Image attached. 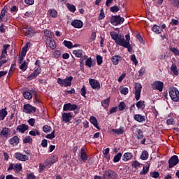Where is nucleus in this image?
<instances>
[{
    "instance_id": "f257e3e1",
    "label": "nucleus",
    "mask_w": 179,
    "mask_h": 179,
    "mask_svg": "<svg viewBox=\"0 0 179 179\" xmlns=\"http://www.w3.org/2000/svg\"><path fill=\"white\" fill-rule=\"evenodd\" d=\"M110 36H111V38L114 40L115 43L118 44V45H120L121 47H127L124 36L118 35L115 31H111L110 33Z\"/></svg>"
},
{
    "instance_id": "f03ea898",
    "label": "nucleus",
    "mask_w": 179,
    "mask_h": 179,
    "mask_svg": "<svg viewBox=\"0 0 179 179\" xmlns=\"http://www.w3.org/2000/svg\"><path fill=\"white\" fill-rule=\"evenodd\" d=\"M169 96L173 101H179V91L178 89L171 87L169 89Z\"/></svg>"
},
{
    "instance_id": "7ed1b4c3",
    "label": "nucleus",
    "mask_w": 179,
    "mask_h": 179,
    "mask_svg": "<svg viewBox=\"0 0 179 179\" xmlns=\"http://www.w3.org/2000/svg\"><path fill=\"white\" fill-rule=\"evenodd\" d=\"M72 80H73V77L69 76L65 79L57 78V83L60 86H64V87H68L72 85Z\"/></svg>"
},
{
    "instance_id": "20e7f679",
    "label": "nucleus",
    "mask_w": 179,
    "mask_h": 179,
    "mask_svg": "<svg viewBox=\"0 0 179 179\" xmlns=\"http://www.w3.org/2000/svg\"><path fill=\"white\" fill-rule=\"evenodd\" d=\"M125 19L122 17L121 15H113L110 18V23L113 26H118V24H122L124 23Z\"/></svg>"
},
{
    "instance_id": "39448f33",
    "label": "nucleus",
    "mask_w": 179,
    "mask_h": 179,
    "mask_svg": "<svg viewBox=\"0 0 179 179\" xmlns=\"http://www.w3.org/2000/svg\"><path fill=\"white\" fill-rule=\"evenodd\" d=\"M58 162V155H54L49 157L45 161V164L48 169H50L54 164V163H57Z\"/></svg>"
},
{
    "instance_id": "423d86ee",
    "label": "nucleus",
    "mask_w": 179,
    "mask_h": 179,
    "mask_svg": "<svg viewBox=\"0 0 179 179\" xmlns=\"http://www.w3.org/2000/svg\"><path fill=\"white\" fill-rule=\"evenodd\" d=\"M118 177V175H117V173L113 170H107L103 173V178H108V179H117Z\"/></svg>"
},
{
    "instance_id": "0eeeda50",
    "label": "nucleus",
    "mask_w": 179,
    "mask_h": 179,
    "mask_svg": "<svg viewBox=\"0 0 179 179\" xmlns=\"http://www.w3.org/2000/svg\"><path fill=\"white\" fill-rule=\"evenodd\" d=\"M153 90H159L163 92V87H164V83L162 81H155L151 84Z\"/></svg>"
},
{
    "instance_id": "6e6552de",
    "label": "nucleus",
    "mask_w": 179,
    "mask_h": 179,
    "mask_svg": "<svg viewBox=\"0 0 179 179\" xmlns=\"http://www.w3.org/2000/svg\"><path fill=\"white\" fill-rule=\"evenodd\" d=\"M142 92V85L137 83L135 85V99L138 101L141 99V92Z\"/></svg>"
},
{
    "instance_id": "1a4fd4ad",
    "label": "nucleus",
    "mask_w": 179,
    "mask_h": 179,
    "mask_svg": "<svg viewBox=\"0 0 179 179\" xmlns=\"http://www.w3.org/2000/svg\"><path fill=\"white\" fill-rule=\"evenodd\" d=\"M23 111L27 114H31V113H36V107L27 103L24 105Z\"/></svg>"
},
{
    "instance_id": "9d476101",
    "label": "nucleus",
    "mask_w": 179,
    "mask_h": 179,
    "mask_svg": "<svg viewBox=\"0 0 179 179\" xmlns=\"http://www.w3.org/2000/svg\"><path fill=\"white\" fill-rule=\"evenodd\" d=\"M178 162V157L177 155L172 156L169 160V168L171 169L174 167V166H177Z\"/></svg>"
},
{
    "instance_id": "9b49d317",
    "label": "nucleus",
    "mask_w": 179,
    "mask_h": 179,
    "mask_svg": "<svg viewBox=\"0 0 179 179\" xmlns=\"http://www.w3.org/2000/svg\"><path fill=\"white\" fill-rule=\"evenodd\" d=\"M131 130L135 131L134 135L137 139H142L143 138V132L141 129H138L136 126H133Z\"/></svg>"
},
{
    "instance_id": "f8f14e48",
    "label": "nucleus",
    "mask_w": 179,
    "mask_h": 179,
    "mask_svg": "<svg viewBox=\"0 0 179 179\" xmlns=\"http://www.w3.org/2000/svg\"><path fill=\"white\" fill-rule=\"evenodd\" d=\"M77 108L78 106L76 104H71V103L64 104L63 107L64 111H74Z\"/></svg>"
},
{
    "instance_id": "ddd939ff",
    "label": "nucleus",
    "mask_w": 179,
    "mask_h": 179,
    "mask_svg": "<svg viewBox=\"0 0 179 179\" xmlns=\"http://www.w3.org/2000/svg\"><path fill=\"white\" fill-rule=\"evenodd\" d=\"M45 43L51 50H55V48H57V44L55 43L54 39H52L51 37H48Z\"/></svg>"
},
{
    "instance_id": "4468645a",
    "label": "nucleus",
    "mask_w": 179,
    "mask_h": 179,
    "mask_svg": "<svg viewBox=\"0 0 179 179\" xmlns=\"http://www.w3.org/2000/svg\"><path fill=\"white\" fill-rule=\"evenodd\" d=\"M17 131L20 134H24L27 129H29V125L26 124H22L21 125H18L16 128Z\"/></svg>"
},
{
    "instance_id": "2eb2a0df",
    "label": "nucleus",
    "mask_w": 179,
    "mask_h": 179,
    "mask_svg": "<svg viewBox=\"0 0 179 179\" xmlns=\"http://www.w3.org/2000/svg\"><path fill=\"white\" fill-rule=\"evenodd\" d=\"M15 159H17V160H21V162H26L27 160H29V157L26 155H22L19 152H16L15 154Z\"/></svg>"
},
{
    "instance_id": "dca6fc26",
    "label": "nucleus",
    "mask_w": 179,
    "mask_h": 179,
    "mask_svg": "<svg viewBox=\"0 0 179 179\" xmlns=\"http://www.w3.org/2000/svg\"><path fill=\"white\" fill-rule=\"evenodd\" d=\"M71 26L76 29H82V27H83V22L79 20H74L71 22Z\"/></svg>"
},
{
    "instance_id": "f3484780",
    "label": "nucleus",
    "mask_w": 179,
    "mask_h": 179,
    "mask_svg": "<svg viewBox=\"0 0 179 179\" xmlns=\"http://www.w3.org/2000/svg\"><path fill=\"white\" fill-rule=\"evenodd\" d=\"M90 85L92 89H100V83L97 80L90 79Z\"/></svg>"
},
{
    "instance_id": "a211bd4d",
    "label": "nucleus",
    "mask_w": 179,
    "mask_h": 179,
    "mask_svg": "<svg viewBox=\"0 0 179 179\" xmlns=\"http://www.w3.org/2000/svg\"><path fill=\"white\" fill-rule=\"evenodd\" d=\"M10 132V129L8 127H4L1 129L0 132V136L3 138H9V133Z\"/></svg>"
},
{
    "instance_id": "6ab92c4d",
    "label": "nucleus",
    "mask_w": 179,
    "mask_h": 179,
    "mask_svg": "<svg viewBox=\"0 0 179 179\" xmlns=\"http://www.w3.org/2000/svg\"><path fill=\"white\" fill-rule=\"evenodd\" d=\"M72 120V113H64L62 114V121L64 122H69Z\"/></svg>"
},
{
    "instance_id": "aec40b11",
    "label": "nucleus",
    "mask_w": 179,
    "mask_h": 179,
    "mask_svg": "<svg viewBox=\"0 0 179 179\" xmlns=\"http://www.w3.org/2000/svg\"><path fill=\"white\" fill-rule=\"evenodd\" d=\"M111 61L113 65H118V64L122 61V57L120 55H115L111 57Z\"/></svg>"
},
{
    "instance_id": "412c9836",
    "label": "nucleus",
    "mask_w": 179,
    "mask_h": 179,
    "mask_svg": "<svg viewBox=\"0 0 179 179\" xmlns=\"http://www.w3.org/2000/svg\"><path fill=\"white\" fill-rule=\"evenodd\" d=\"M81 160H83V162H86L87 160V159H89V157L87 156V154L86 153V150H85L84 148H83L80 150V156Z\"/></svg>"
},
{
    "instance_id": "4be33fe9",
    "label": "nucleus",
    "mask_w": 179,
    "mask_h": 179,
    "mask_svg": "<svg viewBox=\"0 0 179 179\" xmlns=\"http://www.w3.org/2000/svg\"><path fill=\"white\" fill-rule=\"evenodd\" d=\"M9 143L12 146H16L19 144V137L17 136H14L9 140Z\"/></svg>"
},
{
    "instance_id": "5701e85b",
    "label": "nucleus",
    "mask_w": 179,
    "mask_h": 179,
    "mask_svg": "<svg viewBox=\"0 0 179 179\" xmlns=\"http://www.w3.org/2000/svg\"><path fill=\"white\" fill-rule=\"evenodd\" d=\"M23 31L25 33L24 35L27 37H33V36H34V33H33V29L31 28H24Z\"/></svg>"
},
{
    "instance_id": "b1692460",
    "label": "nucleus",
    "mask_w": 179,
    "mask_h": 179,
    "mask_svg": "<svg viewBox=\"0 0 179 179\" xmlns=\"http://www.w3.org/2000/svg\"><path fill=\"white\" fill-rule=\"evenodd\" d=\"M7 115L8 111H6V108L0 110V121H3Z\"/></svg>"
},
{
    "instance_id": "393cba45",
    "label": "nucleus",
    "mask_w": 179,
    "mask_h": 179,
    "mask_svg": "<svg viewBox=\"0 0 179 179\" xmlns=\"http://www.w3.org/2000/svg\"><path fill=\"white\" fill-rule=\"evenodd\" d=\"M90 122L91 124L95 127L97 129H100V127H99V123L97 122V119L94 116H92L90 119Z\"/></svg>"
},
{
    "instance_id": "a878e982",
    "label": "nucleus",
    "mask_w": 179,
    "mask_h": 179,
    "mask_svg": "<svg viewBox=\"0 0 179 179\" xmlns=\"http://www.w3.org/2000/svg\"><path fill=\"white\" fill-rule=\"evenodd\" d=\"M134 157V155L131 152H126L123 155L124 162H128V160H131Z\"/></svg>"
},
{
    "instance_id": "bb28decb",
    "label": "nucleus",
    "mask_w": 179,
    "mask_h": 179,
    "mask_svg": "<svg viewBox=\"0 0 179 179\" xmlns=\"http://www.w3.org/2000/svg\"><path fill=\"white\" fill-rule=\"evenodd\" d=\"M73 54L77 57V58H82L83 57V50H73Z\"/></svg>"
},
{
    "instance_id": "cd10ccee",
    "label": "nucleus",
    "mask_w": 179,
    "mask_h": 179,
    "mask_svg": "<svg viewBox=\"0 0 179 179\" xmlns=\"http://www.w3.org/2000/svg\"><path fill=\"white\" fill-rule=\"evenodd\" d=\"M48 13L50 15V17H57V16H58V12H57V10H55V9H49L48 10Z\"/></svg>"
},
{
    "instance_id": "c85d7f7f",
    "label": "nucleus",
    "mask_w": 179,
    "mask_h": 179,
    "mask_svg": "<svg viewBox=\"0 0 179 179\" xmlns=\"http://www.w3.org/2000/svg\"><path fill=\"white\" fill-rule=\"evenodd\" d=\"M171 72H173V75L178 76L179 72H178V69H177V64H173L171 66Z\"/></svg>"
},
{
    "instance_id": "c756f323",
    "label": "nucleus",
    "mask_w": 179,
    "mask_h": 179,
    "mask_svg": "<svg viewBox=\"0 0 179 179\" xmlns=\"http://www.w3.org/2000/svg\"><path fill=\"white\" fill-rule=\"evenodd\" d=\"M139 110H145V101H139L136 104Z\"/></svg>"
},
{
    "instance_id": "7c9ffc66",
    "label": "nucleus",
    "mask_w": 179,
    "mask_h": 179,
    "mask_svg": "<svg viewBox=\"0 0 179 179\" xmlns=\"http://www.w3.org/2000/svg\"><path fill=\"white\" fill-rule=\"evenodd\" d=\"M134 120L138 122H143L145 121V116L138 114L134 116Z\"/></svg>"
},
{
    "instance_id": "2f4dec72",
    "label": "nucleus",
    "mask_w": 179,
    "mask_h": 179,
    "mask_svg": "<svg viewBox=\"0 0 179 179\" xmlns=\"http://www.w3.org/2000/svg\"><path fill=\"white\" fill-rule=\"evenodd\" d=\"M30 45H31L30 42L26 43L25 46H24L22 49V55H26V52H27V48H29V46Z\"/></svg>"
},
{
    "instance_id": "473e14b6",
    "label": "nucleus",
    "mask_w": 179,
    "mask_h": 179,
    "mask_svg": "<svg viewBox=\"0 0 179 179\" xmlns=\"http://www.w3.org/2000/svg\"><path fill=\"white\" fill-rule=\"evenodd\" d=\"M23 96L27 100H31V99H33V94H31V92H23Z\"/></svg>"
},
{
    "instance_id": "72a5a7b5",
    "label": "nucleus",
    "mask_w": 179,
    "mask_h": 179,
    "mask_svg": "<svg viewBox=\"0 0 179 179\" xmlns=\"http://www.w3.org/2000/svg\"><path fill=\"white\" fill-rule=\"evenodd\" d=\"M140 157L141 160H148V158L149 157V153L148 152V151L144 150L143 151Z\"/></svg>"
},
{
    "instance_id": "f704fd0d",
    "label": "nucleus",
    "mask_w": 179,
    "mask_h": 179,
    "mask_svg": "<svg viewBox=\"0 0 179 179\" xmlns=\"http://www.w3.org/2000/svg\"><path fill=\"white\" fill-rule=\"evenodd\" d=\"M101 106L102 107H104V108H107L108 106H110V98H108L103 101H101Z\"/></svg>"
},
{
    "instance_id": "c9c22d12",
    "label": "nucleus",
    "mask_w": 179,
    "mask_h": 179,
    "mask_svg": "<svg viewBox=\"0 0 179 179\" xmlns=\"http://www.w3.org/2000/svg\"><path fill=\"white\" fill-rule=\"evenodd\" d=\"M152 31H154V33H156L157 34H160V33H162V29H160V27L155 24L152 27Z\"/></svg>"
},
{
    "instance_id": "e433bc0d",
    "label": "nucleus",
    "mask_w": 179,
    "mask_h": 179,
    "mask_svg": "<svg viewBox=\"0 0 179 179\" xmlns=\"http://www.w3.org/2000/svg\"><path fill=\"white\" fill-rule=\"evenodd\" d=\"M121 157H122V153L118 152L117 155H115L113 158L114 163H118L120 160H121Z\"/></svg>"
},
{
    "instance_id": "4c0bfd02",
    "label": "nucleus",
    "mask_w": 179,
    "mask_h": 179,
    "mask_svg": "<svg viewBox=\"0 0 179 179\" xmlns=\"http://www.w3.org/2000/svg\"><path fill=\"white\" fill-rule=\"evenodd\" d=\"M64 45L71 50V48H73V45L72 44V42L68 41H64L63 42Z\"/></svg>"
},
{
    "instance_id": "58836bf2",
    "label": "nucleus",
    "mask_w": 179,
    "mask_h": 179,
    "mask_svg": "<svg viewBox=\"0 0 179 179\" xmlns=\"http://www.w3.org/2000/svg\"><path fill=\"white\" fill-rule=\"evenodd\" d=\"M112 132H114V134H117V135H122L124 134V129L120 128V129H112Z\"/></svg>"
},
{
    "instance_id": "ea45409f",
    "label": "nucleus",
    "mask_w": 179,
    "mask_h": 179,
    "mask_svg": "<svg viewBox=\"0 0 179 179\" xmlns=\"http://www.w3.org/2000/svg\"><path fill=\"white\" fill-rule=\"evenodd\" d=\"M22 164H16L14 166V171H16L17 173H20V171H22Z\"/></svg>"
},
{
    "instance_id": "a19ab883",
    "label": "nucleus",
    "mask_w": 179,
    "mask_h": 179,
    "mask_svg": "<svg viewBox=\"0 0 179 179\" xmlns=\"http://www.w3.org/2000/svg\"><path fill=\"white\" fill-rule=\"evenodd\" d=\"M93 65V61L91 57L87 58L85 61V66L90 68Z\"/></svg>"
},
{
    "instance_id": "79ce46f5",
    "label": "nucleus",
    "mask_w": 179,
    "mask_h": 179,
    "mask_svg": "<svg viewBox=\"0 0 179 179\" xmlns=\"http://www.w3.org/2000/svg\"><path fill=\"white\" fill-rule=\"evenodd\" d=\"M33 142V138L30 136H27L23 139V143H31Z\"/></svg>"
},
{
    "instance_id": "37998d69",
    "label": "nucleus",
    "mask_w": 179,
    "mask_h": 179,
    "mask_svg": "<svg viewBox=\"0 0 179 179\" xmlns=\"http://www.w3.org/2000/svg\"><path fill=\"white\" fill-rule=\"evenodd\" d=\"M43 132H45V134H48V132H51V127L48 125H45L43 127Z\"/></svg>"
},
{
    "instance_id": "c03bdc74",
    "label": "nucleus",
    "mask_w": 179,
    "mask_h": 179,
    "mask_svg": "<svg viewBox=\"0 0 179 179\" xmlns=\"http://www.w3.org/2000/svg\"><path fill=\"white\" fill-rule=\"evenodd\" d=\"M170 2L173 6L175 8H178L179 6V1L178 0H170Z\"/></svg>"
},
{
    "instance_id": "a18cd8bd",
    "label": "nucleus",
    "mask_w": 179,
    "mask_h": 179,
    "mask_svg": "<svg viewBox=\"0 0 179 179\" xmlns=\"http://www.w3.org/2000/svg\"><path fill=\"white\" fill-rule=\"evenodd\" d=\"M125 107H127V106L125 105V103L120 102L118 106L119 111H124V109L125 108Z\"/></svg>"
},
{
    "instance_id": "49530a36",
    "label": "nucleus",
    "mask_w": 179,
    "mask_h": 179,
    "mask_svg": "<svg viewBox=\"0 0 179 179\" xmlns=\"http://www.w3.org/2000/svg\"><path fill=\"white\" fill-rule=\"evenodd\" d=\"M20 69L24 71L26 69H27V63L26 62H24L20 66Z\"/></svg>"
},
{
    "instance_id": "de8ad7c7",
    "label": "nucleus",
    "mask_w": 179,
    "mask_h": 179,
    "mask_svg": "<svg viewBox=\"0 0 179 179\" xmlns=\"http://www.w3.org/2000/svg\"><path fill=\"white\" fill-rule=\"evenodd\" d=\"M6 13V10L5 9H3L1 11V13H0V23H2V20L3 19V17H5V14Z\"/></svg>"
},
{
    "instance_id": "09e8293b",
    "label": "nucleus",
    "mask_w": 179,
    "mask_h": 179,
    "mask_svg": "<svg viewBox=\"0 0 179 179\" xmlns=\"http://www.w3.org/2000/svg\"><path fill=\"white\" fill-rule=\"evenodd\" d=\"M150 176L152 177V178H159L160 173H159V172H151Z\"/></svg>"
},
{
    "instance_id": "8fccbe9b",
    "label": "nucleus",
    "mask_w": 179,
    "mask_h": 179,
    "mask_svg": "<svg viewBox=\"0 0 179 179\" xmlns=\"http://www.w3.org/2000/svg\"><path fill=\"white\" fill-rule=\"evenodd\" d=\"M126 40H124V44L127 45L126 47H128L129 45V40H131V37L129 36V34H127L125 36Z\"/></svg>"
},
{
    "instance_id": "3c124183",
    "label": "nucleus",
    "mask_w": 179,
    "mask_h": 179,
    "mask_svg": "<svg viewBox=\"0 0 179 179\" xmlns=\"http://www.w3.org/2000/svg\"><path fill=\"white\" fill-rule=\"evenodd\" d=\"M131 61L134 63V65H138V60L136 59V56L135 55H132L130 57Z\"/></svg>"
},
{
    "instance_id": "603ef678",
    "label": "nucleus",
    "mask_w": 179,
    "mask_h": 179,
    "mask_svg": "<svg viewBox=\"0 0 179 179\" xmlns=\"http://www.w3.org/2000/svg\"><path fill=\"white\" fill-rule=\"evenodd\" d=\"M55 130H53L52 132L50 134H48L46 136V138L48 139H54V138H55Z\"/></svg>"
},
{
    "instance_id": "864d4df0",
    "label": "nucleus",
    "mask_w": 179,
    "mask_h": 179,
    "mask_svg": "<svg viewBox=\"0 0 179 179\" xmlns=\"http://www.w3.org/2000/svg\"><path fill=\"white\" fill-rule=\"evenodd\" d=\"M96 62L98 65H101L103 64V57L100 55L96 56Z\"/></svg>"
},
{
    "instance_id": "5fc2aeb1",
    "label": "nucleus",
    "mask_w": 179,
    "mask_h": 179,
    "mask_svg": "<svg viewBox=\"0 0 179 179\" xmlns=\"http://www.w3.org/2000/svg\"><path fill=\"white\" fill-rule=\"evenodd\" d=\"M10 47V45H4L3 46V50H2V52L3 54H8V48H9Z\"/></svg>"
},
{
    "instance_id": "6e6d98bb",
    "label": "nucleus",
    "mask_w": 179,
    "mask_h": 179,
    "mask_svg": "<svg viewBox=\"0 0 179 179\" xmlns=\"http://www.w3.org/2000/svg\"><path fill=\"white\" fill-rule=\"evenodd\" d=\"M104 17H106L104 15V10L101 9L99 15V20H102V19H104Z\"/></svg>"
},
{
    "instance_id": "4d7b16f0",
    "label": "nucleus",
    "mask_w": 179,
    "mask_h": 179,
    "mask_svg": "<svg viewBox=\"0 0 179 179\" xmlns=\"http://www.w3.org/2000/svg\"><path fill=\"white\" fill-rule=\"evenodd\" d=\"M118 10H120L118 6H114L110 8V12H113V13L118 12Z\"/></svg>"
},
{
    "instance_id": "13d9d810",
    "label": "nucleus",
    "mask_w": 179,
    "mask_h": 179,
    "mask_svg": "<svg viewBox=\"0 0 179 179\" xmlns=\"http://www.w3.org/2000/svg\"><path fill=\"white\" fill-rule=\"evenodd\" d=\"M29 135L31 136H36V135H40V132H38L37 130H32L29 131Z\"/></svg>"
},
{
    "instance_id": "bf43d9fd",
    "label": "nucleus",
    "mask_w": 179,
    "mask_h": 179,
    "mask_svg": "<svg viewBox=\"0 0 179 179\" xmlns=\"http://www.w3.org/2000/svg\"><path fill=\"white\" fill-rule=\"evenodd\" d=\"M68 9L70 10V12H72L73 13L76 10V7L73 5H69Z\"/></svg>"
},
{
    "instance_id": "052dcab7",
    "label": "nucleus",
    "mask_w": 179,
    "mask_h": 179,
    "mask_svg": "<svg viewBox=\"0 0 179 179\" xmlns=\"http://www.w3.org/2000/svg\"><path fill=\"white\" fill-rule=\"evenodd\" d=\"M128 92L129 90L127 87H123L120 90V93L122 94H124V95L128 94Z\"/></svg>"
},
{
    "instance_id": "680f3d73",
    "label": "nucleus",
    "mask_w": 179,
    "mask_h": 179,
    "mask_svg": "<svg viewBox=\"0 0 179 179\" xmlns=\"http://www.w3.org/2000/svg\"><path fill=\"white\" fill-rule=\"evenodd\" d=\"M81 96L86 97V86L83 85L81 89Z\"/></svg>"
},
{
    "instance_id": "e2e57ef3",
    "label": "nucleus",
    "mask_w": 179,
    "mask_h": 179,
    "mask_svg": "<svg viewBox=\"0 0 179 179\" xmlns=\"http://www.w3.org/2000/svg\"><path fill=\"white\" fill-rule=\"evenodd\" d=\"M149 171V167L148 166H143V171L140 173L141 175H145Z\"/></svg>"
},
{
    "instance_id": "0e129e2a",
    "label": "nucleus",
    "mask_w": 179,
    "mask_h": 179,
    "mask_svg": "<svg viewBox=\"0 0 179 179\" xmlns=\"http://www.w3.org/2000/svg\"><path fill=\"white\" fill-rule=\"evenodd\" d=\"M170 50L172 51V52H173V54H175V55H179L178 49L176 48H171Z\"/></svg>"
},
{
    "instance_id": "69168bd1",
    "label": "nucleus",
    "mask_w": 179,
    "mask_h": 179,
    "mask_svg": "<svg viewBox=\"0 0 179 179\" xmlns=\"http://www.w3.org/2000/svg\"><path fill=\"white\" fill-rule=\"evenodd\" d=\"M167 125H174V119L169 118L166 120Z\"/></svg>"
},
{
    "instance_id": "338daca9",
    "label": "nucleus",
    "mask_w": 179,
    "mask_h": 179,
    "mask_svg": "<svg viewBox=\"0 0 179 179\" xmlns=\"http://www.w3.org/2000/svg\"><path fill=\"white\" fill-rule=\"evenodd\" d=\"M27 179H37V178L33 173H28Z\"/></svg>"
},
{
    "instance_id": "774afa93",
    "label": "nucleus",
    "mask_w": 179,
    "mask_h": 179,
    "mask_svg": "<svg viewBox=\"0 0 179 179\" xmlns=\"http://www.w3.org/2000/svg\"><path fill=\"white\" fill-rule=\"evenodd\" d=\"M179 22L178 20L172 19L171 22V24L172 26H177Z\"/></svg>"
}]
</instances>
